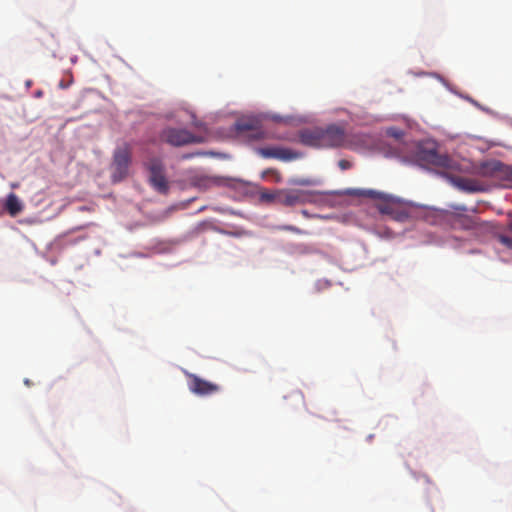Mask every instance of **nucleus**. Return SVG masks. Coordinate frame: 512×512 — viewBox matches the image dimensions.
Returning <instances> with one entry per match:
<instances>
[{"instance_id":"obj_7","label":"nucleus","mask_w":512,"mask_h":512,"mask_svg":"<svg viewBox=\"0 0 512 512\" xmlns=\"http://www.w3.org/2000/svg\"><path fill=\"white\" fill-rule=\"evenodd\" d=\"M146 167L150 173L149 181L151 185L160 193H167L169 186L164 174V165L159 158L150 159Z\"/></svg>"},{"instance_id":"obj_1","label":"nucleus","mask_w":512,"mask_h":512,"mask_svg":"<svg viewBox=\"0 0 512 512\" xmlns=\"http://www.w3.org/2000/svg\"><path fill=\"white\" fill-rule=\"evenodd\" d=\"M300 141L314 148H337L344 146L346 134L343 127L332 124L325 128L315 127L301 131Z\"/></svg>"},{"instance_id":"obj_23","label":"nucleus","mask_w":512,"mask_h":512,"mask_svg":"<svg viewBox=\"0 0 512 512\" xmlns=\"http://www.w3.org/2000/svg\"><path fill=\"white\" fill-rule=\"evenodd\" d=\"M327 420H330V421H333V420H338L337 418H334V417H326Z\"/></svg>"},{"instance_id":"obj_19","label":"nucleus","mask_w":512,"mask_h":512,"mask_svg":"<svg viewBox=\"0 0 512 512\" xmlns=\"http://www.w3.org/2000/svg\"><path fill=\"white\" fill-rule=\"evenodd\" d=\"M338 166L341 170H347L352 167V163L348 160L342 159L338 162Z\"/></svg>"},{"instance_id":"obj_5","label":"nucleus","mask_w":512,"mask_h":512,"mask_svg":"<svg viewBox=\"0 0 512 512\" xmlns=\"http://www.w3.org/2000/svg\"><path fill=\"white\" fill-rule=\"evenodd\" d=\"M131 163V150L127 144L114 151L112 162V179L114 182L123 180L128 175Z\"/></svg>"},{"instance_id":"obj_13","label":"nucleus","mask_w":512,"mask_h":512,"mask_svg":"<svg viewBox=\"0 0 512 512\" xmlns=\"http://www.w3.org/2000/svg\"><path fill=\"white\" fill-rule=\"evenodd\" d=\"M454 226L464 230H474L478 229L481 223L476 216L459 215L454 220Z\"/></svg>"},{"instance_id":"obj_21","label":"nucleus","mask_w":512,"mask_h":512,"mask_svg":"<svg viewBox=\"0 0 512 512\" xmlns=\"http://www.w3.org/2000/svg\"><path fill=\"white\" fill-rule=\"evenodd\" d=\"M203 182H204V184H203V185H204L205 187H206V186H209V185L212 183V181H211L210 179H204V180H203Z\"/></svg>"},{"instance_id":"obj_20","label":"nucleus","mask_w":512,"mask_h":512,"mask_svg":"<svg viewBox=\"0 0 512 512\" xmlns=\"http://www.w3.org/2000/svg\"><path fill=\"white\" fill-rule=\"evenodd\" d=\"M90 225H91V224H89V223H88V224H85V225H83V226H81V227L74 228V229H73V231H77V230H80V229L87 228V227H89Z\"/></svg>"},{"instance_id":"obj_4","label":"nucleus","mask_w":512,"mask_h":512,"mask_svg":"<svg viewBox=\"0 0 512 512\" xmlns=\"http://www.w3.org/2000/svg\"><path fill=\"white\" fill-rule=\"evenodd\" d=\"M479 175L502 181L504 187L512 188V166L500 161H488L481 164Z\"/></svg>"},{"instance_id":"obj_14","label":"nucleus","mask_w":512,"mask_h":512,"mask_svg":"<svg viewBox=\"0 0 512 512\" xmlns=\"http://www.w3.org/2000/svg\"><path fill=\"white\" fill-rule=\"evenodd\" d=\"M4 208L10 216L15 217L22 212L24 206L16 194L10 193L6 198Z\"/></svg>"},{"instance_id":"obj_17","label":"nucleus","mask_w":512,"mask_h":512,"mask_svg":"<svg viewBox=\"0 0 512 512\" xmlns=\"http://www.w3.org/2000/svg\"><path fill=\"white\" fill-rule=\"evenodd\" d=\"M279 229L284 230V231H290V232H293V233L299 234V235L304 233L300 228L293 226V225H283V226H280Z\"/></svg>"},{"instance_id":"obj_10","label":"nucleus","mask_w":512,"mask_h":512,"mask_svg":"<svg viewBox=\"0 0 512 512\" xmlns=\"http://www.w3.org/2000/svg\"><path fill=\"white\" fill-rule=\"evenodd\" d=\"M235 129L239 134L248 133L253 140L263 139L264 132L259 128V122L255 119H240L235 123Z\"/></svg>"},{"instance_id":"obj_22","label":"nucleus","mask_w":512,"mask_h":512,"mask_svg":"<svg viewBox=\"0 0 512 512\" xmlns=\"http://www.w3.org/2000/svg\"><path fill=\"white\" fill-rule=\"evenodd\" d=\"M507 229H508L510 232H512V222H510V223L508 224Z\"/></svg>"},{"instance_id":"obj_3","label":"nucleus","mask_w":512,"mask_h":512,"mask_svg":"<svg viewBox=\"0 0 512 512\" xmlns=\"http://www.w3.org/2000/svg\"><path fill=\"white\" fill-rule=\"evenodd\" d=\"M371 195L377 197L379 199H383V201L379 202L376 207L377 210L383 214L389 216L392 220L404 223L410 219V213L406 207H404L400 202L387 199L381 193H377L374 191L370 192Z\"/></svg>"},{"instance_id":"obj_9","label":"nucleus","mask_w":512,"mask_h":512,"mask_svg":"<svg viewBox=\"0 0 512 512\" xmlns=\"http://www.w3.org/2000/svg\"><path fill=\"white\" fill-rule=\"evenodd\" d=\"M309 195L302 190H279L277 191V203L284 206H295L308 201Z\"/></svg>"},{"instance_id":"obj_15","label":"nucleus","mask_w":512,"mask_h":512,"mask_svg":"<svg viewBox=\"0 0 512 512\" xmlns=\"http://www.w3.org/2000/svg\"><path fill=\"white\" fill-rule=\"evenodd\" d=\"M498 240L501 244L506 246L509 249H512V237L506 235H499Z\"/></svg>"},{"instance_id":"obj_6","label":"nucleus","mask_w":512,"mask_h":512,"mask_svg":"<svg viewBox=\"0 0 512 512\" xmlns=\"http://www.w3.org/2000/svg\"><path fill=\"white\" fill-rule=\"evenodd\" d=\"M160 138L162 141L172 146H184L191 143H201L202 137L190 133L186 129L166 128L162 131Z\"/></svg>"},{"instance_id":"obj_18","label":"nucleus","mask_w":512,"mask_h":512,"mask_svg":"<svg viewBox=\"0 0 512 512\" xmlns=\"http://www.w3.org/2000/svg\"><path fill=\"white\" fill-rule=\"evenodd\" d=\"M261 198L266 201H276L277 202V192L275 193H263Z\"/></svg>"},{"instance_id":"obj_11","label":"nucleus","mask_w":512,"mask_h":512,"mask_svg":"<svg viewBox=\"0 0 512 512\" xmlns=\"http://www.w3.org/2000/svg\"><path fill=\"white\" fill-rule=\"evenodd\" d=\"M450 183L461 191L474 193L483 191L481 183L475 179L445 174Z\"/></svg>"},{"instance_id":"obj_2","label":"nucleus","mask_w":512,"mask_h":512,"mask_svg":"<svg viewBox=\"0 0 512 512\" xmlns=\"http://www.w3.org/2000/svg\"><path fill=\"white\" fill-rule=\"evenodd\" d=\"M416 159L423 166H432L445 171L459 170V164L455 160L447 154L439 153L432 145H419Z\"/></svg>"},{"instance_id":"obj_8","label":"nucleus","mask_w":512,"mask_h":512,"mask_svg":"<svg viewBox=\"0 0 512 512\" xmlns=\"http://www.w3.org/2000/svg\"><path fill=\"white\" fill-rule=\"evenodd\" d=\"M186 376L189 390L198 396H208L220 391L219 385L204 380L195 374L186 373Z\"/></svg>"},{"instance_id":"obj_12","label":"nucleus","mask_w":512,"mask_h":512,"mask_svg":"<svg viewBox=\"0 0 512 512\" xmlns=\"http://www.w3.org/2000/svg\"><path fill=\"white\" fill-rule=\"evenodd\" d=\"M258 153L264 158H276L283 161H289L297 157V154L291 150L280 147L260 148Z\"/></svg>"},{"instance_id":"obj_16","label":"nucleus","mask_w":512,"mask_h":512,"mask_svg":"<svg viewBox=\"0 0 512 512\" xmlns=\"http://www.w3.org/2000/svg\"><path fill=\"white\" fill-rule=\"evenodd\" d=\"M269 175L275 176L277 182H279L281 180V176H280L279 172L275 169L270 168V169L263 171L262 178H266Z\"/></svg>"}]
</instances>
